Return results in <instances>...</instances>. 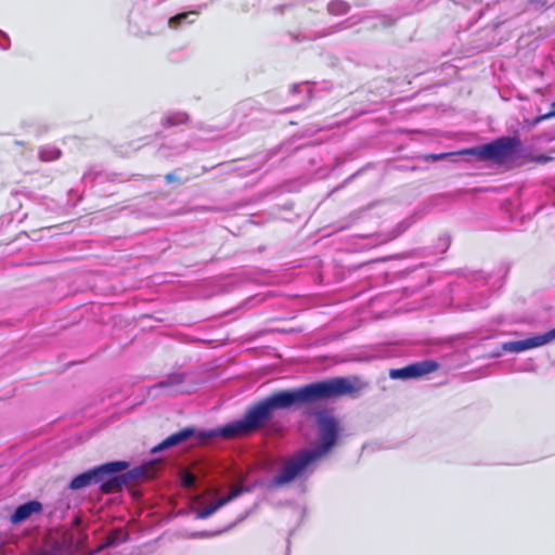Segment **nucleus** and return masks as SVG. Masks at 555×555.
Wrapping results in <instances>:
<instances>
[{
    "label": "nucleus",
    "instance_id": "21",
    "mask_svg": "<svg viewBox=\"0 0 555 555\" xmlns=\"http://www.w3.org/2000/svg\"><path fill=\"white\" fill-rule=\"evenodd\" d=\"M555 116V101L551 105V111L545 115L541 116L539 119H547Z\"/></svg>",
    "mask_w": 555,
    "mask_h": 555
},
{
    "label": "nucleus",
    "instance_id": "8",
    "mask_svg": "<svg viewBox=\"0 0 555 555\" xmlns=\"http://www.w3.org/2000/svg\"><path fill=\"white\" fill-rule=\"evenodd\" d=\"M248 491H249V488H247V487H233L225 496L198 509L196 512V518L204 519V518L209 517L215 512H217L219 508H221L222 506H224L232 500L236 499L242 493L248 492Z\"/></svg>",
    "mask_w": 555,
    "mask_h": 555
},
{
    "label": "nucleus",
    "instance_id": "1",
    "mask_svg": "<svg viewBox=\"0 0 555 555\" xmlns=\"http://www.w3.org/2000/svg\"><path fill=\"white\" fill-rule=\"evenodd\" d=\"M353 391H356V386L346 377L312 383L295 390L279 391L254 404L241 420L221 427L219 435L223 438L245 436L260 428L271 417L274 410L287 409L297 403H309L349 395Z\"/></svg>",
    "mask_w": 555,
    "mask_h": 555
},
{
    "label": "nucleus",
    "instance_id": "11",
    "mask_svg": "<svg viewBox=\"0 0 555 555\" xmlns=\"http://www.w3.org/2000/svg\"><path fill=\"white\" fill-rule=\"evenodd\" d=\"M193 434H194L193 428H190V427L183 428V429L168 436L163 442H160L157 447H155L153 449V451L156 452V451H160L164 449L175 447V446L185 441L186 439H189L191 436H193Z\"/></svg>",
    "mask_w": 555,
    "mask_h": 555
},
{
    "label": "nucleus",
    "instance_id": "17",
    "mask_svg": "<svg viewBox=\"0 0 555 555\" xmlns=\"http://www.w3.org/2000/svg\"><path fill=\"white\" fill-rule=\"evenodd\" d=\"M37 555H63V551L60 546L55 545L49 550H43L39 552Z\"/></svg>",
    "mask_w": 555,
    "mask_h": 555
},
{
    "label": "nucleus",
    "instance_id": "16",
    "mask_svg": "<svg viewBox=\"0 0 555 555\" xmlns=\"http://www.w3.org/2000/svg\"><path fill=\"white\" fill-rule=\"evenodd\" d=\"M132 478H147V468L144 466H138L131 469L129 473Z\"/></svg>",
    "mask_w": 555,
    "mask_h": 555
},
{
    "label": "nucleus",
    "instance_id": "7",
    "mask_svg": "<svg viewBox=\"0 0 555 555\" xmlns=\"http://www.w3.org/2000/svg\"><path fill=\"white\" fill-rule=\"evenodd\" d=\"M438 369V364L431 360L415 362L401 369H392L389 377L392 379L416 378L429 374Z\"/></svg>",
    "mask_w": 555,
    "mask_h": 555
},
{
    "label": "nucleus",
    "instance_id": "24",
    "mask_svg": "<svg viewBox=\"0 0 555 555\" xmlns=\"http://www.w3.org/2000/svg\"><path fill=\"white\" fill-rule=\"evenodd\" d=\"M0 35H1V36L5 39V41H7V43H5V44H1L2 49H8V48H9V46H10V40H9L8 36H7L4 33H2V31H0Z\"/></svg>",
    "mask_w": 555,
    "mask_h": 555
},
{
    "label": "nucleus",
    "instance_id": "22",
    "mask_svg": "<svg viewBox=\"0 0 555 555\" xmlns=\"http://www.w3.org/2000/svg\"><path fill=\"white\" fill-rule=\"evenodd\" d=\"M487 306V299H483V301L480 304V305H469V309L470 310H474V309H479V308H485Z\"/></svg>",
    "mask_w": 555,
    "mask_h": 555
},
{
    "label": "nucleus",
    "instance_id": "19",
    "mask_svg": "<svg viewBox=\"0 0 555 555\" xmlns=\"http://www.w3.org/2000/svg\"><path fill=\"white\" fill-rule=\"evenodd\" d=\"M439 246H440L441 253L446 251L450 246V238L448 236L440 237Z\"/></svg>",
    "mask_w": 555,
    "mask_h": 555
},
{
    "label": "nucleus",
    "instance_id": "13",
    "mask_svg": "<svg viewBox=\"0 0 555 555\" xmlns=\"http://www.w3.org/2000/svg\"><path fill=\"white\" fill-rule=\"evenodd\" d=\"M61 151L53 145H43L39 149V158L42 162H53L61 157Z\"/></svg>",
    "mask_w": 555,
    "mask_h": 555
},
{
    "label": "nucleus",
    "instance_id": "23",
    "mask_svg": "<svg viewBox=\"0 0 555 555\" xmlns=\"http://www.w3.org/2000/svg\"><path fill=\"white\" fill-rule=\"evenodd\" d=\"M210 535L211 534L207 533V532H196V533L192 534V538H205V537H210Z\"/></svg>",
    "mask_w": 555,
    "mask_h": 555
},
{
    "label": "nucleus",
    "instance_id": "3",
    "mask_svg": "<svg viewBox=\"0 0 555 555\" xmlns=\"http://www.w3.org/2000/svg\"><path fill=\"white\" fill-rule=\"evenodd\" d=\"M522 142L517 137L504 135L489 143L477 145L462 151V154L472 155L479 160H491L503 164L520 155Z\"/></svg>",
    "mask_w": 555,
    "mask_h": 555
},
{
    "label": "nucleus",
    "instance_id": "27",
    "mask_svg": "<svg viewBox=\"0 0 555 555\" xmlns=\"http://www.w3.org/2000/svg\"><path fill=\"white\" fill-rule=\"evenodd\" d=\"M442 157H444V154L435 155L433 158L434 159H441Z\"/></svg>",
    "mask_w": 555,
    "mask_h": 555
},
{
    "label": "nucleus",
    "instance_id": "28",
    "mask_svg": "<svg viewBox=\"0 0 555 555\" xmlns=\"http://www.w3.org/2000/svg\"><path fill=\"white\" fill-rule=\"evenodd\" d=\"M144 33H145V34H153L154 31H153V30H151V29H146Z\"/></svg>",
    "mask_w": 555,
    "mask_h": 555
},
{
    "label": "nucleus",
    "instance_id": "2",
    "mask_svg": "<svg viewBox=\"0 0 555 555\" xmlns=\"http://www.w3.org/2000/svg\"><path fill=\"white\" fill-rule=\"evenodd\" d=\"M126 467L127 463L121 461L96 466L74 477L69 483V489L79 490L90 485L102 482L101 488L104 492H114L119 490L126 482L124 476L119 477L115 474L122 472Z\"/></svg>",
    "mask_w": 555,
    "mask_h": 555
},
{
    "label": "nucleus",
    "instance_id": "5",
    "mask_svg": "<svg viewBox=\"0 0 555 555\" xmlns=\"http://www.w3.org/2000/svg\"><path fill=\"white\" fill-rule=\"evenodd\" d=\"M317 461L307 449L296 452L284 461L278 474L269 481V488H280L302 477Z\"/></svg>",
    "mask_w": 555,
    "mask_h": 555
},
{
    "label": "nucleus",
    "instance_id": "10",
    "mask_svg": "<svg viewBox=\"0 0 555 555\" xmlns=\"http://www.w3.org/2000/svg\"><path fill=\"white\" fill-rule=\"evenodd\" d=\"M185 375L183 373H173L168 375L166 378L160 380L157 385L154 386V389H168L171 392H189V389L181 387V384L184 380Z\"/></svg>",
    "mask_w": 555,
    "mask_h": 555
},
{
    "label": "nucleus",
    "instance_id": "12",
    "mask_svg": "<svg viewBox=\"0 0 555 555\" xmlns=\"http://www.w3.org/2000/svg\"><path fill=\"white\" fill-rule=\"evenodd\" d=\"M189 115L184 112H169L163 118V125L166 127H173L186 124Z\"/></svg>",
    "mask_w": 555,
    "mask_h": 555
},
{
    "label": "nucleus",
    "instance_id": "18",
    "mask_svg": "<svg viewBox=\"0 0 555 555\" xmlns=\"http://www.w3.org/2000/svg\"><path fill=\"white\" fill-rule=\"evenodd\" d=\"M291 91L293 93L301 91L310 92V87L307 83L294 85Z\"/></svg>",
    "mask_w": 555,
    "mask_h": 555
},
{
    "label": "nucleus",
    "instance_id": "14",
    "mask_svg": "<svg viewBox=\"0 0 555 555\" xmlns=\"http://www.w3.org/2000/svg\"><path fill=\"white\" fill-rule=\"evenodd\" d=\"M196 12H183L170 17L167 25L171 29H177L183 23H193V20H188L190 15H194Z\"/></svg>",
    "mask_w": 555,
    "mask_h": 555
},
{
    "label": "nucleus",
    "instance_id": "6",
    "mask_svg": "<svg viewBox=\"0 0 555 555\" xmlns=\"http://www.w3.org/2000/svg\"><path fill=\"white\" fill-rule=\"evenodd\" d=\"M555 339V328L526 339L503 343L504 352L519 353L529 349L542 347Z\"/></svg>",
    "mask_w": 555,
    "mask_h": 555
},
{
    "label": "nucleus",
    "instance_id": "9",
    "mask_svg": "<svg viewBox=\"0 0 555 555\" xmlns=\"http://www.w3.org/2000/svg\"><path fill=\"white\" fill-rule=\"evenodd\" d=\"M42 509V504L38 501H29L17 506L11 515L10 520L12 524H21L28 519L33 514L39 513Z\"/></svg>",
    "mask_w": 555,
    "mask_h": 555
},
{
    "label": "nucleus",
    "instance_id": "20",
    "mask_svg": "<svg viewBox=\"0 0 555 555\" xmlns=\"http://www.w3.org/2000/svg\"><path fill=\"white\" fill-rule=\"evenodd\" d=\"M184 150H185V147H184V146H181V147H177V151H176V152H173V153H166L165 147H162V149L159 150V154H160L162 156H164V157H168V156H172V155L180 154V153H182V151H184Z\"/></svg>",
    "mask_w": 555,
    "mask_h": 555
},
{
    "label": "nucleus",
    "instance_id": "15",
    "mask_svg": "<svg viewBox=\"0 0 555 555\" xmlns=\"http://www.w3.org/2000/svg\"><path fill=\"white\" fill-rule=\"evenodd\" d=\"M327 10L333 15H343L349 11V4L343 0H335L328 3Z\"/></svg>",
    "mask_w": 555,
    "mask_h": 555
},
{
    "label": "nucleus",
    "instance_id": "4",
    "mask_svg": "<svg viewBox=\"0 0 555 555\" xmlns=\"http://www.w3.org/2000/svg\"><path fill=\"white\" fill-rule=\"evenodd\" d=\"M317 443L307 450L317 459L325 456L336 444L339 428L334 415L327 410H319L314 414Z\"/></svg>",
    "mask_w": 555,
    "mask_h": 555
},
{
    "label": "nucleus",
    "instance_id": "25",
    "mask_svg": "<svg viewBox=\"0 0 555 555\" xmlns=\"http://www.w3.org/2000/svg\"><path fill=\"white\" fill-rule=\"evenodd\" d=\"M193 481H194V478H193V476H191V475H190V476H186V477L184 478V485H185V486H188V487H190V486L193 483Z\"/></svg>",
    "mask_w": 555,
    "mask_h": 555
},
{
    "label": "nucleus",
    "instance_id": "26",
    "mask_svg": "<svg viewBox=\"0 0 555 555\" xmlns=\"http://www.w3.org/2000/svg\"><path fill=\"white\" fill-rule=\"evenodd\" d=\"M165 179L167 182H172V181L177 180V177L175 173H168V175H166Z\"/></svg>",
    "mask_w": 555,
    "mask_h": 555
}]
</instances>
